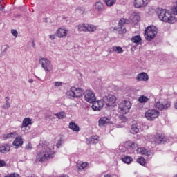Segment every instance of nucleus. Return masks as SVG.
<instances>
[{
  "mask_svg": "<svg viewBox=\"0 0 177 177\" xmlns=\"http://www.w3.org/2000/svg\"><path fill=\"white\" fill-rule=\"evenodd\" d=\"M53 145H44L42 149L37 153L36 156V162H44L46 160H50V158H53V155L55 151H53Z\"/></svg>",
  "mask_w": 177,
  "mask_h": 177,
  "instance_id": "obj_1",
  "label": "nucleus"
},
{
  "mask_svg": "<svg viewBox=\"0 0 177 177\" xmlns=\"http://www.w3.org/2000/svg\"><path fill=\"white\" fill-rule=\"evenodd\" d=\"M156 13L161 21L170 23L171 24H174V23H176V18L174 16H172L171 12L167 10L159 8L156 9Z\"/></svg>",
  "mask_w": 177,
  "mask_h": 177,
  "instance_id": "obj_2",
  "label": "nucleus"
},
{
  "mask_svg": "<svg viewBox=\"0 0 177 177\" xmlns=\"http://www.w3.org/2000/svg\"><path fill=\"white\" fill-rule=\"evenodd\" d=\"M84 95V90L81 88L71 87V89L66 93L68 99H78Z\"/></svg>",
  "mask_w": 177,
  "mask_h": 177,
  "instance_id": "obj_3",
  "label": "nucleus"
},
{
  "mask_svg": "<svg viewBox=\"0 0 177 177\" xmlns=\"http://www.w3.org/2000/svg\"><path fill=\"white\" fill-rule=\"evenodd\" d=\"M158 32V29L154 26H148L145 31V37L147 41H153Z\"/></svg>",
  "mask_w": 177,
  "mask_h": 177,
  "instance_id": "obj_4",
  "label": "nucleus"
},
{
  "mask_svg": "<svg viewBox=\"0 0 177 177\" xmlns=\"http://www.w3.org/2000/svg\"><path fill=\"white\" fill-rule=\"evenodd\" d=\"M132 107V104L131 102L128 100L122 101V102L119 104L118 111L121 113V114H127L129 113V110Z\"/></svg>",
  "mask_w": 177,
  "mask_h": 177,
  "instance_id": "obj_5",
  "label": "nucleus"
},
{
  "mask_svg": "<svg viewBox=\"0 0 177 177\" xmlns=\"http://www.w3.org/2000/svg\"><path fill=\"white\" fill-rule=\"evenodd\" d=\"M160 115V111L156 109H149L145 114V116L149 121H153Z\"/></svg>",
  "mask_w": 177,
  "mask_h": 177,
  "instance_id": "obj_6",
  "label": "nucleus"
},
{
  "mask_svg": "<svg viewBox=\"0 0 177 177\" xmlns=\"http://www.w3.org/2000/svg\"><path fill=\"white\" fill-rule=\"evenodd\" d=\"M102 100H104V104L107 105L108 107H111L115 104L117 98L115 97V95H109L104 97Z\"/></svg>",
  "mask_w": 177,
  "mask_h": 177,
  "instance_id": "obj_7",
  "label": "nucleus"
},
{
  "mask_svg": "<svg viewBox=\"0 0 177 177\" xmlns=\"http://www.w3.org/2000/svg\"><path fill=\"white\" fill-rule=\"evenodd\" d=\"M155 107L159 110H168L171 107V102L167 100L163 102L158 101L155 104Z\"/></svg>",
  "mask_w": 177,
  "mask_h": 177,
  "instance_id": "obj_8",
  "label": "nucleus"
},
{
  "mask_svg": "<svg viewBox=\"0 0 177 177\" xmlns=\"http://www.w3.org/2000/svg\"><path fill=\"white\" fill-rule=\"evenodd\" d=\"M39 63L46 71H52V70H53V65H52V63L49 59L46 58H41L39 60Z\"/></svg>",
  "mask_w": 177,
  "mask_h": 177,
  "instance_id": "obj_9",
  "label": "nucleus"
},
{
  "mask_svg": "<svg viewBox=\"0 0 177 177\" xmlns=\"http://www.w3.org/2000/svg\"><path fill=\"white\" fill-rule=\"evenodd\" d=\"M83 95H84L86 102H88V103H93L96 100V97H95V93L93 91L86 90L85 92L84 91Z\"/></svg>",
  "mask_w": 177,
  "mask_h": 177,
  "instance_id": "obj_10",
  "label": "nucleus"
},
{
  "mask_svg": "<svg viewBox=\"0 0 177 177\" xmlns=\"http://www.w3.org/2000/svg\"><path fill=\"white\" fill-rule=\"evenodd\" d=\"M92 104V109L94 111H100V110H102V109H103V107L104 106V101L103 100V99H101L100 100H94Z\"/></svg>",
  "mask_w": 177,
  "mask_h": 177,
  "instance_id": "obj_11",
  "label": "nucleus"
},
{
  "mask_svg": "<svg viewBox=\"0 0 177 177\" xmlns=\"http://www.w3.org/2000/svg\"><path fill=\"white\" fill-rule=\"evenodd\" d=\"M119 28H114V30L116 31H118L119 34H125L127 32V29L125 26H124V24H125V22H124L122 20L119 21Z\"/></svg>",
  "mask_w": 177,
  "mask_h": 177,
  "instance_id": "obj_12",
  "label": "nucleus"
},
{
  "mask_svg": "<svg viewBox=\"0 0 177 177\" xmlns=\"http://www.w3.org/2000/svg\"><path fill=\"white\" fill-rule=\"evenodd\" d=\"M149 2H150V0H135L134 6L137 8H143L146 6Z\"/></svg>",
  "mask_w": 177,
  "mask_h": 177,
  "instance_id": "obj_13",
  "label": "nucleus"
},
{
  "mask_svg": "<svg viewBox=\"0 0 177 177\" xmlns=\"http://www.w3.org/2000/svg\"><path fill=\"white\" fill-rule=\"evenodd\" d=\"M109 122L110 119H109V118L102 117L98 121L99 127H100V128H103V127H106V125Z\"/></svg>",
  "mask_w": 177,
  "mask_h": 177,
  "instance_id": "obj_14",
  "label": "nucleus"
},
{
  "mask_svg": "<svg viewBox=\"0 0 177 177\" xmlns=\"http://www.w3.org/2000/svg\"><path fill=\"white\" fill-rule=\"evenodd\" d=\"M136 80L137 81H149V75L145 72L141 73L137 75Z\"/></svg>",
  "mask_w": 177,
  "mask_h": 177,
  "instance_id": "obj_15",
  "label": "nucleus"
},
{
  "mask_svg": "<svg viewBox=\"0 0 177 177\" xmlns=\"http://www.w3.org/2000/svg\"><path fill=\"white\" fill-rule=\"evenodd\" d=\"M13 146H16L17 147H19V146L23 145V137L21 136H19L18 137H16L15 140L12 142Z\"/></svg>",
  "mask_w": 177,
  "mask_h": 177,
  "instance_id": "obj_16",
  "label": "nucleus"
},
{
  "mask_svg": "<svg viewBox=\"0 0 177 177\" xmlns=\"http://www.w3.org/2000/svg\"><path fill=\"white\" fill-rule=\"evenodd\" d=\"M87 143H91L93 145H96V143L99 142V136H92L87 138Z\"/></svg>",
  "mask_w": 177,
  "mask_h": 177,
  "instance_id": "obj_17",
  "label": "nucleus"
},
{
  "mask_svg": "<svg viewBox=\"0 0 177 177\" xmlns=\"http://www.w3.org/2000/svg\"><path fill=\"white\" fill-rule=\"evenodd\" d=\"M124 147H126V149L132 150V149H136V147H138V144L132 142L131 141H127L125 142Z\"/></svg>",
  "mask_w": 177,
  "mask_h": 177,
  "instance_id": "obj_18",
  "label": "nucleus"
},
{
  "mask_svg": "<svg viewBox=\"0 0 177 177\" xmlns=\"http://www.w3.org/2000/svg\"><path fill=\"white\" fill-rule=\"evenodd\" d=\"M130 132L131 133H133V135H136V133H139V127L138 126V123L134 122L131 125Z\"/></svg>",
  "mask_w": 177,
  "mask_h": 177,
  "instance_id": "obj_19",
  "label": "nucleus"
},
{
  "mask_svg": "<svg viewBox=\"0 0 177 177\" xmlns=\"http://www.w3.org/2000/svg\"><path fill=\"white\" fill-rule=\"evenodd\" d=\"M130 20L133 21V23H138L140 20V16H139V14L136 12H133L130 16Z\"/></svg>",
  "mask_w": 177,
  "mask_h": 177,
  "instance_id": "obj_20",
  "label": "nucleus"
},
{
  "mask_svg": "<svg viewBox=\"0 0 177 177\" xmlns=\"http://www.w3.org/2000/svg\"><path fill=\"white\" fill-rule=\"evenodd\" d=\"M57 35L59 38H63L67 35V30L63 28H59L57 31Z\"/></svg>",
  "mask_w": 177,
  "mask_h": 177,
  "instance_id": "obj_21",
  "label": "nucleus"
},
{
  "mask_svg": "<svg viewBox=\"0 0 177 177\" xmlns=\"http://www.w3.org/2000/svg\"><path fill=\"white\" fill-rule=\"evenodd\" d=\"M103 9H104V6H103V3L97 2L95 5V10L97 12H102Z\"/></svg>",
  "mask_w": 177,
  "mask_h": 177,
  "instance_id": "obj_22",
  "label": "nucleus"
},
{
  "mask_svg": "<svg viewBox=\"0 0 177 177\" xmlns=\"http://www.w3.org/2000/svg\"><path fill=\"white\" fill-rule=\"evenodd\" d=\"M16 135H17V133H16V132H13V133H6L3 134V138L4 140H6V139H13L15 138H16Z\"/></svg>",
  "mask_w": 177,
  "mask_h": 177,
  "instance_id": "obj_23",
  "label": "nucleus"
},
{
  "mask_svg": "<svg viewBox=\"0 0 177 177\" xmlns=\"http://www.w3.org/2000/svg\"><path fill=\"white\" fill-rule=\"evenodd\" d=\"M69 128L70 129H72L73 132H78V131H80V127H78V124H75V122H71L69 124Z\"/></svg>",
  "mask_w": 177,
  "mask_h": 177,
  "instance_id": "obj_24",
  "label": "nucleus"
},
{
  "mask_svg": "<svg viewBox=\"0 0 177 177\" xmlns=\"http://www.w3.org/2000/svg\"><path fill=\"white\" fill-rule=\"evenodd\" d=\"M122 161L124 162V164H131V162L133 161V159L129 156H125L124 158H122Z\"/></svg>",
  "mask_w": 177,
  "mask_h": 177,
  "instance_id": "obj_25",
  "label": "nucleus"
},
{
  "mask_svg": "<svg viewBox=\"0 0 177 177\" xmlns=\"http://www.w3.org/2000/svg\"><path fill=\"white\" fill-rule=\"evenodd\" d=\"M10 151V147L9 145H3L0 147V153H6Z\"/></svg>",
  "mask_w": 177,
  "mask_h": 177,
  "instance_id": "obj_26",
  "label": "nucleus"
},
{
  "mask_svg": "<svg viewBox=\"0 0 177 177\" xmlns=\"http://www.w3.org/2000/svg\"><path fill=\"white\" fill-rule=\"evenodd\" d=\"M31 125V119L30 118H25L22 122V126L26 127Z\"/></svg>",
  "mask_w": 177,
  "mask_h": 177,
  "instance_id": "obj_27",
  "label": "nucleus"
},
{
  "mask_svg": "<svg viewBox=\"0 0 177 177\" xmlns=\"http://www.w3.org/2000/svg\"><path fill=\"white\" fill-rule=\"evenodd\" d=\"M79 31H88V26L86 24H82L77 26Z\"/></svg>",
  "mask_w": 177,
  "mask_h": 177,
  "instance_id": "obj_28",
  "label": "nucleus"
},
{
  "mask_svg": "<svg viewBox=\"0 0 177 177\" xmlns=\"http://www.w3.org/2000/svg\"><path fill=\"white\" fill-rule=\"evenodd\" d=\"M87 31L88 32H93L95 31H96V26H95V25H92V24H87Z\"/></svg>",
  "mask_w": 177,
  "mask_h": 177,
  "instance_id": "obj_29",
  "label": "nucleus"
},
{
  "mask_svg": "<svg viewBox=\"0 0 177 177\" xmlns=\"http://www.w3.org/2000/svg\"><path fill=\"white\" fill-rule=\"evenodd\" d=\"M131 41L134 44H139V42H140V41H142V37H140L139 35L133 36L131 38Z\"/></svg>",
  "mask_w": 177,
  "mask_h": 177,
  "instance_id": "obj_30",
  "label": "nucleus"
},
{
  "mask_svg": "<svg viewBox=\"0 0 177 177\" xmlns=\"http://www.w3.org/2000/svg\"><path fill=\"white\" fill-rule=\"evenodd\" d=\"M112 49H113V52H116V53H122V52H123L122 48H121L120 46H113L112 47Z\"/></svg>",
  "mask_w": 177,
  "mask_h": 177,
  "instance_id": "obj_31",
  "label": "nucleus"
},
{
  "mask_svg": "<svg viewBox=\"0 0 177 177\" xmlns=\"http://www.w3.org/2000/svg\"><path fill=\"white\" fill-rule=\"evenodd\" d=\"M138 102H140V103H147V102H149V98L145 95H142L139 97Z\"/></svg>",
  "mask_w": 177,
  "mask_h": 177,
  "instance_id": "obj_32",
  "label": "nucleus"
},
{
  "mask_svg": "<svg viewBox=\"0 0 177 177\" xmlns=\"http://www.w3.org/2000/svg\"><path fill=\"white\" fill-rule=\"evenodd\" d=\"M75 12L80 15H84V13H86V11H85V8L84 7H78Z\"/></svg>",
  "mask_w": 177,
  "mask_h": 177,
  "instance_id": "obj_33",
  "label": "nucleus"
},
{
  "mask_svg": "<svg viewBox=\"0 0 177 177\" xmlns=\"http://www.w3.org/2000/svg\"><path fill=\"white\" fill-rule=\"evenodd\" d=\"M115 2H117L116 0H105V3L107 6H113Z\"/></svg>",
  "mask_w": 177,
  "mask_h": 177,
  "instance_id": "obj_34",
  "label": "nucleus"
},
{
  "mask_svg": "<svg viewBox=\"0 0 177 177\" xmlns=\"http://www.w3.org/2000/svg\"><path fill=\"white\" fill-rule=\"evenodd\" d=\"M137 162L140 164V165H145L146 164V160L143 157H141L137 159Z\"/></svg>",
  "mask_w": 177,
  "mask_h": 177,
  "instance_id": "obj_35",
  "label": "nucleus"
},
{
  "mask_svg": "<svg viewBox=\"0 0 177 177\" xmlns=\"http://www.w3.org/2000/svg\"><path fill=\"white\" fill-rule=\"evenodd\" d=\"M56 117H57L59 119L62 118H64V117H66V113L62 111V112H59L55 114Z\"/></svg>",
  "mask_w": 177,
  "mask_h": 177,
  "instance_id": "obj_36",
  "label": "nucleus"
},
{
  "mask_svg": "<svg viewBox=\"0 0 177 177\" xmlns=\"http://www.w3.org/2000/svg\"><path fill=\"white\" fill-rule=\"evenodd\" d=\"M137 153H138V154H146V153H147V151H146V149H145V148H138Z\"/></svg>",
  "mask_w": 177,
  "mask_h": 177,
  "instance_id": "obj_37",
  "label": "nucleus"
},
{
  "mask_svg": "<svg viewBox=\"0 0 177 177\" xmlns=\"http://www.w3.org/2000/svg\"><path fill=\"white\" fill-rule=\"evenodd\" d=\"M88 165L87 162H82L81 165L77 166L78 169H85V167Z\"/></svg>",
  "mask_w": 177,
  "mask_h": 177,
  "instance_id": "obj_38",
  "label": "nucleus"
},
{
  "mask_svg": "<svg viewBox=\"0 0 177 177\" xmlns=\"http://www.w3.org/2000/svg\"><path fill=\"white\" fill-rule=\"evenodd\" d=\"M64 142V140L63 139H59L57 142V147L59 149L62 145Z\"/></svg>",
  "mask_w": 177,
  "mask_h": 177,
  "instance_id": "obj_39",
  "label": "nucleus"
},
{
  "mask_svg": "<svg viewBox=\"0 0 177 177\" xmlns=\"http://www.w3.org/2000/svg\"><path fill=\"white\" fill-rule=\"evenodd\" d=\"M166 139L167 138H165V136H160L158 138V140H159L160 143H164V142H165Z\"/></svg>",
  "mask_w": 177,
  "mask_h": 177,
  "instance_id": "obj_40",
  "label": "nucleus"
},
{
  "mask_svg": "<svg viewBox=\"0 0 177 177\" xmlns=\"http://www.w3.org/2000/svg\"><path fill=\"white\" fill-rule=\"evenodd\" d=\"M4 177H20V175H19L18 174H16V173H12L10 174H8L7 176H6Z\"/></svg>",
  "mask_w": 177,
  "mask_h": 177,
  "instance_id": "obj_41",
  "label": "nucleus"
},
{
  "mask_svg": "<svg viewBox=\"0 0 177 177\" xmlns=\"http://www.w3.org/2000/svg\"><path fill=\"white\" fill-rule=\"evenodd\" d=\"M10 103H9V102H6V104L3 106V108L5 110H8V109H10Z\"/></svg>",
  "mask_w": 177,
  "mask_h": 177,
  "instance_id": "obj_42",
  "label": "nucleus"
},
{
  "mask_svg": "<svg viewBox=\"0 0 177 177\" xmlns=\"http://www.w3.org/2000/svg\"><path fill=\"white\" fill-rule=\"evenodd\" d=\"M171 12L174 15H177V3L176 6H174L171 9Z\"/></svg>",
  "mask_w": 177,
  "mask_h": 177,
  "instance_id": "obj_43",
  "label": "nucleus"
},
{
  "mask_svg": "<svg viewBox=\"0 0 177 177\" xmlns=\"http://www.w3.org/2000/svg\"><path fill=\"white\" fill-rule=\"evenodd\" d=\"M120 120L122 121V122H127L128 119L125 117V115H122L120 117Z\"/></svg>",
  "mask_w": 177,
  "mask_h": 177,
  "instance_id": "obj_44",
  "label": "nucleus"
},
{
  "mask_svg": "<svg viewBox=\"0 0 177 177\" xmlns=\"http://www.w3.org/2000/svg\"><path fill=\"white\" fill-rule=\"evenodd\" d=\"M26 149V150H31L32 149V145L30 144V142L27 144Z\"/></svg>",
  "mask_w": 177,
  "mask_h": 177,
  "instance_id": "obj_45",
  "label": "nucleus"
},
{
  "mask_svg": "<svg viewBox=\"0 0 177 177\" xmlns=\"http://www.w3.org/2000/svg\"><path fill=\"white\" fill-rule=\"evenodd\" d=\"M11 33L12 34V35H13L14 37H17V35H18L17 30H15V29H12V30H11Z\"/></svg>",
  "mask_w": 177,
  "mask_h": 177,
  "instance_id": "obj_46",
  "label": "nucleus"
},
{
  "mask_svg": "<svg viewBox=\"0 0 177 177\" xmlns=\"http://www.w3.org/2000/svg\"><path fill=\"white\" fill-rule=\"evenodd\" d=\"M5 165H6L5 160H0V167H5Z\"/></svg>",
  "mask_w": 177,
  "mask_h": 177,
  "instance_id": "obj_47",
  "label": "nucleus"
},
{
  "mask_svg": "<svg viewBox=\"0 0 177 177\" xmlns=\"http://www.w3.org/2000/svg\"><path fill=\"white\" fill-rule=\"evenodd\" d=\"M55 86H62V82H55Z\"/></svg>",
  "mask_w": 177,
  "mask_h": 177,
  "instance_id": "obj_48",
  "label": "nucleus"
},
{
  "mask_svg": "<svg viewBox=\"0 0 177 177\" xmlns=\"http://www.w3.org/2000/svg\"><path fill=\"white\" fill-rule=\"evenodd\" d=\"M49 37H50V39H55V38H56L55 35H50Z\"/></svg>",
  "mask_w": 177,
  "mask_h": 177,
  "instance_id": "obj_49",
  "label": "nucleus"
},
{
  "mask_svg": "<svg viewBox=\"0 0 177 177\" xmlns=\"http://www.w3.org/2000/svg\"><path fill=\"white\" fill-rule=\"evenodd\" d=\"M8 49H9V45L7 44V45H6V48L3 50V52H6V50H8Z\"/></svg>",
  "mask_w": 177,
  "mask_h": 177,
  "instance_id": "obj_50",
  "label": "nucleus"
},
{
  "mask_svg": "<svg viewBox=\"0 0 177 177\" xmlns=\"http://www.w3.org/2000/svg\"><path fill=\"white\" fill-rule=\"evenodd\" d=\"M28 82H29L30 84H32V82H34V80L30 79V80H28Z\"/></svg>",
  "mask_w": 177,
  "mask_h": 177,
  "instance_id": "obj_51",
  "label": "nucleus"
},
{
  "mask_svg": "<svg viewBox=\"0 0 177 177\" xmlns=\"http://www.w3.org/2000/svg\"><path fill=\"white\" fill-rule=\"evenodd\" d=\"M32 48H35V43L34 42V41H32Z\"/></svg>",
  "mask_w": 177,
  "mask_h": 177,
  "instance_id": "obj_52",
  "label": "nucleus"
},
{
  "mask_svg": "<svg viewBox=\"0 0 177 177\" xmlns=\"http://www.w3.org/2000/svg\"><path fill=\"white\" fill-rule=\"evenodd\" d=\"M104 177H112L111 174H106Z\"/></svg>",
  "mask_w": 177,
  "mask_h": 177,
  "instance_id": "obj_53",
  "label": "nucleus"
},
{
  "mask_svg": "<svg viewBox=\"0 0 177 177\" xmlns=\"http://www.w3.org/2000/svg\"><path fill=\"white\" fill-rule=\"evenodd\" d=\"M5 99H6V102H9V100H10L9 97H6Z\"/></svg>",
  "mask_w": 177,
  "mask_h": 177,
  "instance_id": "obj_54",
  "label": "nucleus"
},
{
  "mask_svg": "<svg viewBox=\"0 0 177 177\" xmlns=\"http://www.w3.org/2000/svg\"><path fill=\"white\" fill-rule=\"evenodd\" d=\"M174 108L177 109V102L174 104Z\"/></svg>",
  "mask_w": 177,
  "mask_h": 177,
  "instance_id": "obj_55",
  "label": "nucleus"
},
{
  "mask_svg": "<svg viewBox=\"0 0 177 177\" xmlns=\"http://www.w3.org/2000/svg\"><path fill=\"white\" fill-rule=\"evenodd\" d=\"M112 177H119V176L117 174H113V175H112Z\"/></svg>",
  "mask_w": 177,
  "mask_h": 177,
  "instance_id": "obj_56",
  "label": "nucleus"
},
{
  "mask_svg": "<svg viewBox=\"0 0 177 177\" xmlns=\"http://www.w3.org/2000/svg\"><path fill=\"white\" fill-rule=\"evenodd\" d=\"M44 21L45 23H48V18H45Z\"/></svg>",
  "mask_w": 177,
  "mask_h": 177,
  "instance_id": "obj_57",
  "label": "nucleus"
},
{
  "mask_svg": "<svg viewBox=\"0 0 177 177\" xmlns=\"http://www.w3.org/2000/svg\"><path fill=\"white\" fill-rule=\"evenodd\" d=\"M61 177H68V176H67V175H63V176H62Z\"/></svg>",
  "mask_w": 177,
  "mask_h": 177,
  "instance_id": "obj_58",
  "label": "nucleus"
},
{
  "mask_svg": "<svg viewBox=\"0 0 177 177\" xmlns=\"http://www.w3.org/2000/svg\"><path fill=\"white\" fill-rule=\"evenodd\" d=\"M174 177H177V174L174 175Z\"/></svg>",
  "mask_w": 177,
  "mask_h": 177,
  "instance_id": "obj_59",
  "label": "nucleus"
},
{
  "mask_svg": "<svg viewBox=\"0 0 177 177\" xmlns=\"http://www.w3.org/2000/svg\"><path fill=\"white\" fill-rule=\"evenodd\" d=\"M36 78H38L39 80H41L39 77H36Z\"/></svg>",
  "mask_w": 177,
  "mask_h": 177,
  "instance_id": "obj_60",
  "label": "nucleus"
}]
</instances>
